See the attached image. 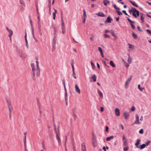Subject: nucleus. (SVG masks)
<instances>
[{"label":"nucleus","mask_w":151,"mask_h":151,"mask_svg":"<svg viewBox=\"0 0 151 151\" xmlns=\"http://www.w3.org/2000/svg\"><path fill=\"white\" fill-rule=\"evenodd\" d=\"M5 100L8 106L9 111V115L10 116L11 114V112L13 110V107L12 105L11 99L9 97L6 96L5 98Z\"/></svg>","instance_id":"nucleus-1"},{"label":"nucleus","mask_w":151,"mask_h":151,"mask_svg":"<svg viewBox=\"0 0 151 151\" xmlns=\"http://www.w3.org/2000/svg\"><path fill=\"white\" fill-rule=\"evenodd\" d=\"M39 68L38 69H37L34 70V71H32V78L34 80H35L36 79L35 75L37 77L39 76L40 75V70H39Z\"/></svg>","instance_id":"nucleus-2"},{"label":"nucleus","mask_w":151,"mask_h":151,"mask_svg":"<svg viewBox=\"0 0 151 151\" xmlns=\"http://www.w3.org/2000/svg\"><path fill=\"white\" fill-rule=\"evenodd\" d=\"M31 66L32 68V71H34L37 69L39 68L38 66V61L37 59L36 60L35 63L31 64Z\"/></svg>","instance_id":"nucleus-3"},{"label":"nucleus","mask_w":151,"mask_h":151,"mask_svg":"<svg viewBox=\"0 0 151 151\" xmlns=\"http://www.w3.org/2000/svg\"><path fill=\"white\" fill-rule=\"evenodd\" d=\"M132 15L135 17H138L139 15V12L135 8L133 7Z\"/></svg>","instance_id":"nucleus-4"},{"label":"nucleus","mask_w":151,"mask_h":151,"mask_svg":"<svg viewBox=\"0 0 151 151\" xmlns=\"http://www.w3.org/2000/svg\"><path fill=\"white\" fill-rule=\"evenodd\" d=\"M135 118H136V120L134 122L133 124H140V122L139 121V116L137 114H136L135 115Z\"/></svg>","instance_id":"nucleus-5"},{"label":"nucleus","mask_w":151,"mask_h":151,"mask_svg":"<svg viewBox=\"0 0 151 151\" xmlns=\"http://www.w3.org/2000/svg\"><path fill=\"white\" fill-rule=\"evenodd\" d=\"M92 145L93 147H95L97 146V144L96 141L94 137L93 138Z\"/></svg>","instance_id":"nucleus-6"},{"label":"nucleus","mask_w":151,"mask_h":151,"mask_svg":"<svg viewBox=\"0 0 151 151\" xmlns=\"http://www.w3.org/2000/svg\"><path fill=\"white\" fill-rule=\"evenodd\" d=\"M75 88L76 92L78 94H80L81 93V91L77 85H75Z\"/></svg>","instance_id":"nucleus-7"},{"label":"nucleus","mask_w":151,"mask_h":151,"mask_svg":"<svg viewBox=\"0 0 151 151\" xmlns=\"http://www.w3.org/2000/svg\"><path fill=\"white\" fill-rule=\"evenodd\" d=\"M132 78V76H131V77L130 78H128V79L127 80V81H126L125 85V87L126 88H127V86L129 85V84L130 83L131 80Z\"/></svg>","instance_id":"nucleus-8"},{"label":"nucleus","mask_w":151,"mask_h":151,"mask_svg":"<svg viewBox=\"0 0 151 151\" xmlns=\"http://www.w3.org/2000/svg\"><path fill=\"white\" fill-rule=\"evenodd\" d=\"M81 151H87L85 144L83 143L81 144Z\"/></svg>","instance_id":"nucleus-9"},{"label":"nucleus","mask_w":151,"mask_h":151,"mask_svg":"<svg viewBox=\"0 0 151 151\" xmlns=\"http://www.w3.org/2000/svg\"><path fill=\"white\" fill-rule=\"evenodd\" d=\"M96 78L97 77L95 74L91 76V81L94 82L96 81Z\"/></svg>","instance_id":"nucleus-10"},{"label":"nucleus","mask_w":151,"mask_h":151,"mask_svg":"<svg viewBox=\"0 0 151 151\" xmlns=\"http://www.w3.org/2000/svg\"><path fill=\"white\" fill-rule=\"evenodd\" d=\"M123 140L124 145L126 146H127L128 145V143L127 142V140L124 136H123Z\"/></svg>","instance_id":"nucleus-11"},{"label":"nucleus","mask_w":151,"mask_h":151,"mask_svg":"<svg viewBox=\"0 0 151 151\" xmlns=\"http://www.w3.org/2000/svg\"><path fill=\"white\" fill-rule=\"evenodd\" d=\"M115 112L116 115L117 116H120V112L119 109L117 108H116L115 110Z\"/></svg>","instance_id":"nucleus-12"},{"label":"nucleus","mask_w":151,"mask_h":151,"mask_svg":"<svg viewBox=\"0 0 151 151\" xmlns=\"http://www.w3.org/2000/svg\"><path fill=\"white\" fill-rule=\"evenodd\" d=\"M124 118L126 119H127L128 118V117L129 116V113L127 112H124Z\"/></svg>","instance_id":"nucleus-13"},{"label":"nucleus","mask_w":151,"mask_h":151,"mask_svg":"<svg viewBox=\"0 0 151 151\" xmlns=\"http://www.w3.org/2000/svg\"><path fill=\"white\" fill-rule=\"evenodd\" d=\"M56 137L57 138L58 142L60 143V138L59 132H56Z\"/></svg>","instance_id":"nucleus-14"},{"label":"nucleus","mask_w":151,"mask_h":151,"mask_svg":"<svg viewBox=\"0 0 151 151\" xmlns=\"http://www.w3.org/2000/svg\"><path fill=\"white\" fill-rule=\"evenodd\" d=\"M141 20L142 21L141 23H143L144 21L145 15L142 13H140Z\"/></svg>","instance_id":"nucleus-15"},{"label":"nucleus","mask_w":151,"mask_h":151,"mask_svg":"<svg viewBox=\"0 0 151 151\" xmlns=\"http://www.w3.org/2000/svg\"><path fill=\"white\" fill-rule=\"evenodd\" d=\"M8 32H9V37L10 38V40L11 41L12 36L13 35V31L12 30H10Z\"/></svg>","instance_id":"nucleus-16"},{"label":"nucleus","mask_w":151,"mask_h":151,"mask_svg":"<svg viewBox=\"0 0 151 151\" xmlns=\"http://www.w3.org/2000/svg\"><path fill=\"white\" fill-rule=\"evenodd\" d=\"M30 22H31V25L32 26V21L31 20H30ZM32 35L33 37L34 38V39L35 40H36V41L37 42V40H36V39L34 36V29H33V28L32 27Z\"/></svg>","instance_id":"nucleus-17"},{"label":"nucleus","mask_w":151,"mask_h":151,"mask_svg":"<svg viewBox=\"0 0 151 151\" xmlns=\"http://www.w3.org/2000/svg\"><path fill=\"white\" fill-rule=\"evenodd\" d=\"M20 56L22 59H24L26 58L27 56L25 53L23 52H21L20 54Z\"/></svg>","instance_id":"nucleus-18"},{"label":"nucleus","mask_w":151,"mask_h":151,"mask_svg":"<svg viewBox=\"0 0 151 151\" xmlns=\"http://www.w3.org/2000/svg\"><path fill=\"white\" fill-rule=\"evenodd\" d=\"M140 142V139H138L137 140V142L135 144V145L137 148H139V146H138Z\"/></svg>","instance_id":"nucleus-19"},{"label":"nucleus","mask_w":151,"mask_h":151,"mask_svg":"<svg viewBox=\"0 0 151 151\" xmlns=\"http://www.w3.org/2000/svg\"><path fill=\"white\" fill-rule=\"evenodd\" d=\"M96 15L99 16L101 17H104L105 16V15L103 13L101 12H99L96 14Z\"/></svg>","instance_id":"nucleus-20"},{"label":"nucleus","mask_w":151,"mask_h":151,"mask_svg":"<svg viewBox=\"0 0 151 151\" xmlns=\"http://www.w3.org/2000/svg\"><path fill=\"white\" fill-rule=\"evenodd\" d=\"M103 3L104 5L106 6L108 4L110 3V2L108 0H104L103 1Z\"/></svg>","instance_id":"nucleus-21"},{"label":"nucleus","mask_w":151,"mask_h":151,"mask_svg":"<svg viewBox=\"0 0 151 151\" xmlns=\"http://www.w3.org/2000/svg\"><path fill=\"white\" fill-rule=\"evenodd\" d=\"M114 137L113 135H112L110 137H108L106 138V140L107 141H109L111 140V139H113Z\"/></svg>","instance_id":"nucleus-22"},{"label":"nucleus","mask_w":151,"mask_h":151,"mask_svg":"<svg viewBox=\"0 0 151 151\" xmlns=\"http://www.w3.org/2000/svg\"><path fill=\"white\" fill-rule=\"evenodd\" d=\"M129 1L134 6H135L136 7H138V6L134 2H133L132 1H131V0Z\"/></svg>","instance_id":"nucleus-23"},{"label":"nucleus","mask_w":151,"mask_h":151,"mask_svg":"<svg viewBox=\"0 0 151 151\" xmlns=\"http://www.w3.org/2000/svg\"><path fill=\"white\" fill-rule=\"evenodd\" d=\"M54 11H55L52 14V15H53V19H54V20H55V19L56 14L57 13V11L56 10L54 9Z\"/></svg>","instance_id":"nucleus-24"},{"label":"nucleus","mask_w":151,"mask_h":151,"mask_svg":"<svg viewBox=\"0 0 151 151\" xmlns=\"http://www.w3.org/2000/svg\"><path fill=\"white\" fill-rule=\"evenodd\" d=\"M128 45H129V48L130 49L129 50V51H130L131 49L133 50L134 49V46L131 44L128 43Z\"/></svg>","instance_id":"nucleus-25"},{"label":"nucleus","mask_w":151,"mask_h":151,"mask_svg":"<svg viewBox=\"0 0 151 151\" xmlns=\"http://www.w3.org/2000/svg\"><path fill=\"white\" fill-rule=\"evenodd\" d=\"M72 70L73 72L72 76L75 79H76L77 78L76 77V75L74 72V69H72Z\"/></svg>","instance_id":"nucleus-26"},{"label":"nucleus","mask_w":151,"mask_h":151,"mask_svg":"<svg viewBox=\"0 0 151 151\" xmlns=\"http://www.w3.org/2000/svg\"><path fill=\"white\" fill-rule=\"evenodd\" d=\"M110 65L113 67L114 68L115 67V64L114 63L113 61L112 60H111L110 61Z\"/></svg>","instance_id":"nucleus-27"},{"label":"nucleus","mask_w":151,"mask_h":151,"mask_svg":"<svg viewBox=\"0 0 151 151\" xmlns=\"http://www.w3.org/2000/svg\"><path fill=\"white\" fill-rule=\"evenodd\" d=\"M112 20V19H111L109 17H107V19L106 21L110 23L111 22V21Z\"/></svg>","instance_id":"nucleus-28"},{"label":"nucleus","mask_w":151,"mask_h":151,"mask_svg":"<svg viewBox=\"0 0 151 151\" xmlns=\"http://www.w3.org/2000/svg\"><path fill=\"white\" fill-rule=\"evenodd\" d=\"M98 92L99 95L101 96L102 98H103V93L99 90H98Z\"/></svg>","instance_id":"nucleus-29"},{"label":"nucleus","mask_w":151,"mask_h":151,"mask_svg":"<svg viewBox=\"0 0 151 151\" xmlns=\"http://www.w3.org/2000/svg\"><path fill=\"white\" fill-rule=\"evenodd\" d=\"M51 0H49V2L50 3V4L49 5V13L50 14H51V6H50V3Z\"/></svg>","instance_id":"nucleus-30"},{"label":"nucleus","mask_w":151,"mask_h":151,"mask_svg":"<svg viewBox=\"0 0 151 151\" xmlns=\"http://www.w3.org/2000/svg\"><path fill=\"white\" fill-rule=\"evenodd\" d=\"M132 35L134 39H136L137 38V35L135 34L134 32H132Z\"/></svg>","instance_id":"nucleus-31"},{"label":"nucleus","mask_w":151,"mask_h":151,"mask_svg":"<svg viewBox=\"0 0 151 151\" xmlns=\"http://www.w3.org/2000/svg\"><path fill=\"white\" fill-rule=\"evenodd\" d=\"M138 89L141 91H142L143 90L145 89L144 88H141L140 85L139 84L138 86Z\"/></svg>","instance_id":"nucleus-32"},{"label":"nucleus","mask_w":151,"mask_h":151,"mask_svg":"<svg viewBox=\"0 0 151 151\" xmlns=\"http://www.w3.org/2000/svg\"><path fill=\"white\" fill-rule=\"evenodd\" d=\"M25 35L24 36V38H25V42H26V43H28V42L27 39V33H26V32H25Z\"/></svg>","instance_id":"nucleus-33"},{"label":"nucleus","mask_w":151,"mask_h":151,"mask_svg":"<svg viewBox=\"0 0 151 151\" xmlns=\"http://www.w3.org/2000/svg\"><path fill=\"white\" fill-rule=\"evenodd\" d=\"M132 59L130 57L129 55V57L128 58V62L130 64L132 63Z\"/></svg>","instance_id":"nucleus-34"},{"label":"nucleus","mask_w":151,"mask_h":151,"mask_svg":"<svg viewBox=\"0 0 151 151\" xmlns=\"http://www.w3.org/2000/svg\"><path fill=\"white\" fill-rule=\"evenodd\" d=\"M146 146V145H145V144H143L140 147H139V148L140 149H143Z\"/></svg>","instance_id":"nucleus-35"},{"label":"nucleus","mask_w":151,"mask_h":151,"mask_svg":"<svg viewBox=\"0 0 151 151\" xmlns=\"http://www.w3.org/2000/svg\"><path fill=\"white\" fill-rule=\"evenodd\" d=\"M83 18H86L87 16H86L85 10L84 9L83 10Z\"/></svg>","instance_id":"nucleus-36"},{"label":"nucleus","mask_w":151,"mask_h":151,"mask_svg":"<svg viewBox=\"0 0 151 151\" xmlns=\"http://www.w3.org/2000/svg\"><path fill=\"white\" fill-rule=\"evenodd\" d=\"M115 9H116V12L119 10L120 9L119 7H116V4H114L113 5Z\"/></svg>","instance_id":"nucleus-37"},{"label":"nucleus","mask_w":151,"mask_h":151,"mask_svg":"<svg viewBox=\"0 0 151 151\" xmlns=\"http://www.w3.org/2000/svg\"><path fill=\"white\" fill-rule=\"evenodd\" d=\"M71 67H72V69H74V65H73V63H74L73 60L71 61Z\"/></svg>","instance_id":"nucleus-38"},{"label":"nucleus","mask_w":151,"mask_h":151,"mask_svg":"<svg viewBox=\"0 0 151 151\" xmlns=\"http://www.w3.org/2000/svg\"><path fill=\"white\" fill-rule=\"evenodd\" d=\"M20 4L23 6H25V4L23 0H19Z\"/></svg>","instance_id":"nucleus-39"},{"label":"nucleus","mask_w":151,"mask_h":151,"mask_svg":"<svg viewBox=\"0 0 151 151\" xmlns=\"http://www.w3.org/2000/svg\"><path fill=\"white\" fill-rule=\"evenodd\" d=\"M62 33L63 34H64L65 33V27L62 28Z\"/></svg>","instance_id":"nucleus-40"},{"label":"nucleus","mask_w":151,"mask_h":151,"mask_svg":"<svg viewBox=\"0 0 151 151\" xmlns=\"http://www.w3.org/2000/svg\"><path fill=\"white\" fill-rule=\"evenodd\" d=\"M123 61L124 62V64L125 65H126V67H128L129 66V65L124 60H123Z\"/></svg>","instance_id":"nucleus-41"},{"label":"nucleus","mask_w":151,"mask_h":151,"mask_svg":"<svg viewBox=\"0 0 151 151\" xmlns=\"http://www.w3.org/2000/svg\"><path fill=\"white\" fill-rule=\"evenodd\" d=\"M55 45V42H54L52 44V47H53L52 51H53L54 50Z\"/></svg>","instance_id":"nucleus-42"},{"label":"nucleus","mask_w":151,"mask_h":151,"mask_svg":"<svg viewBox=\"0 0 151 151\" xmlns=\"http://www.w3.org/2000/svg\"><path fill=\"white\" fill-rule=\"evenodd\" d=\"M129 149V147L128 146H127L124 148V150L125 151H127Z\"/></svg>","instance_id":"nucleus-43"},{"label":"nucleus","mask_w":151,"mask_h":151,"mask_svg":"<svg viewBox=\"0 0 151 151\" xmlns=\"http://www.w3.org/2000/svg\"><path fill=\"white\" fill-rule=\"evenodd\" d=\"M104 36L105 38H109L110 37V36L108 34H106V33H105L104 34Z\"/></svg>","instance_id":"nucleus-44"},{"label":"nucleus","mask_w":151,"mask_h":151,"mask_svg":"<svg viewBox=\"0 0 151 151\" xmlns=\"http://www.w3.org/2000/svg\"><path fill=\"white\" fill-rule=\"evenodd\" d=\"M91 64L92 67L94 69L95 67V65L92 61L91 62Z\"/></svg>","instance_id":"nucleus-45"},{"label":"nucleus","mask_w":151,"mask_h":151,"mask_svg":"<svg viewBox=\"0 0 151 151\" xmlns=\"http://www.w3.org/2000/svg\"><path fill=\"white\" fill-rule=\"evenodd\" d=\"M133 23H130V24L131 26V27L133 29H135V27L134 25L133 24Z\"/></svg>","instance_id":"nucleus-46"},{"label":"nucleus","mask_w":151,"mask_h":151,"mask_svg":"<svg viewBox=\"0 0 151 151\" xmlns=\"http://www.w3.org/2000/svg\"><path fill=\"white\" fill-rule=\"evenodd\" d=\"M127 19L130 22V23H134V22L132 21V20H131L129 18H127Z\"/></svg>","instance_id":"nucleus-47"},{"label":"nucleus","mask_w":151,"mask_h":151,"mask_svg":"<svg viewBox=\"0 0 151 151\" xmlns=\"http://www.w3.org/2000/svg\"><path fill=\"white\" fill-rule=\"evenodd\" d=\"M98 49L99 50V51L100 52V53L103 52V50L101 49V48L100 47H98Z\"/></svg>","instance_id":"nucleus-48"},{"label":"nucleus","mask_w":151,"mask_h":151,"mask_svg":"<svg viewBox=\"0 0 151 151\" xmlns=\"http://www.w3.org/2000/svg\"><path fill=\"white\" fill-rule=\"evenodd\" d=\"M150 140H148L147 141V142H146L145 143V145H146V146H147L148 145H149V144L150 143Z\"/></svg>","instance_id":"nucleus-49"},{"label":"nucleus","mask_w":151,"mask_h":151,"mask_svg":"<svg viewBox=\"0 0 151 151\" xmlns=\"http://www.w3.org/2000/svg\"><path fill=\"white\" fill-rule=\"evenodd\" d=\"M24 134H25V135L24 138V144L25 145L26 143V135L25 133H24Z\"/></svg>","instance_id":"nucleus-50"},{"label":"nucleus","mask_w":151,"mask_h":151,"mask_svg":"<svg viewBox=\"0 0 151 151\" xmlns=\"http://www.w3.org/2000/svg\"><path fill=\"white\" fill-rule=\"evenodd\" d=\"M40 151H45V148L44 146L43 145H42V149L40 150Z\"/></svg>","instance_id":"nucleus-51"},{"label":"nucleus","mask_w":151,"mask_h":151,"mask_svg":"<svg viewBox=\"0 0 151 151\" xmlns=\"http://www.w3.org/2000/svg\"><path fill=\"white\" fill-rule=\"evenodd\" d=\"M116 12L119 15H122L123 14L121 12L119 11V10L118 11H117V12Z\"/></svg>","instance_id":"nucleus-52"},{"label":"nucleus","mask_w":151,"mask_h":151,"mask_svg":"<svg viewBox=\"0 0 151 151\" xmlns=\"http://www.w3.org/2000/svg\"><path fill=\"white\" fill-rule=\"evenodd\" d=\"M135 108L134 106H132L131 108V111H134L135 110Z\"/></svg>","instance_id":"nucleus-53"},{"label":"nucleus","mask_w":151,"mask_h":151,"mask_svg":"<svg viewBox=\"0 0 151 151\" xmlns=\"http://www.w3.org/2000/svg\"><path fill=\"white\" fill-rule=\"evenodd\" d=\"M36 10L37 11V14H39V12L38 9V7L37 5H36Z\"/></svg>","instance_id":"nucleus-54"},{"label":"nucleus","mask_w":151,"mask_h":151,"mask_svg":"<svg viewBox=\"0 0 151 151\" xmlns=\"http://www.w3.org/2000/svg\"><path fill=\"white\" fill-rule=\"evenodd\" d=\"M139 133L140 134H142L144 132L143 130L142 129H141L139 132Z\"/></svg>","instance_id":"nucleus-55"},{"label":"nucleus","mask_w":151,"mask_h":151,"mask_svg":"<svg viewBox=\"0 0 151 151\" xmlns=\"http://www.w3.org/2000/svg\"><path fill=\"white\" fill-rule=\"evenodd\" d=\"M146 31L148 32V33L150 34H151V30H150L149 29H147L146 30Z\"/></svg>","instance_id":"nucleus-56"},{"label":"nucleus","mask_w":151,"mask_h":151,"mask_svg":"<svg viewBox=\"0 0 151 151\" xmlns=\"http://www.w3.org/2000/svg\"><path fill=\"white\" fill-rule=\"evenodd\" d=\"M111 35H112L114 37H116V34H115L113 32H111Z\"/></svg>","instance_id":"nucleus-57"},{"label":"nucleus","mask_w":151,"mask_h":151,"mask_svg":"<svg viewBox=\"0 0 151 151\" xmlns=\"http://www.w3.org/2000/svg\"><path fill=\"white\" fill-rule=\"evenodd\" d=\"M122 12L124 14L126 15H128V14L127 13L126 11L125 10H123L122 11Z\"/></svg>","instance_id":"nucleus-58"},{"label":"nucleus","mask_w":151,"mask_h":151,"mask_svg":"<svg viewBox=\"0 0 151 151\" xmlns=\"http://www.w3.org/2000/svg\"><path fill=\"white\" fill-rule=\"evenodd\" d=\"M137 28L138 30L139 31L142 32V30L141 29L140 27L139 26H137Z\"/></svg>","instance_id":"nucleus-59"},{"label":"nucleus","mask_w":151,"mask_h":151,"mask_svg":"<svg viewBox=\"0 0 151 151\" xmlns=\"http://www.w3.org/2000/svg\"><path fill=\"white\" fill-rule=\"evenodd\" d=\"M86 19V18H83V24L85 23Z\"/></svg>","instance_id":"nucleus-60"},{"label":"nucleus","mask_w":151,"mask_h":151,"mask_svg":"<svg viewBox=\"0 0 151 151\" xmlns=\"http://www.w3.org/2000/svg\"><path fill=\"white\" fill-rule=\"evenodd\" d=\"M63 83L64 85V87H65V80H63Z\"/></svg>","instance_id":"nucleus-61"},{"label":"nucleus","mask_w":151,"mask_h":151,"mask_svg":"<svg viewBox=\"0 0 151 151\" xmlns=\"http://www.w3.org/2000/svg\"><path fill=\"white\" fill-rule=\"evenodd\" d=\"M133 7L132 8V9L129 10V13H131V12H133Z\"/></svg>","instance_id":"nucleus-62"},{"label":"nucleus","mask_w":151,"mask_h":151,"mask_svg":"<svg viewBox=\"0 0 151 151\" xmlns=\"http://www.w3.org/2000/svg\"><path fill=\"white\" fill-rule=\"evenodd\" d=\"M67 93H66L65 94V100L66 101H67Z\"/></svg>","instance_id":"nucleus-63"},{"label":"nucleus","mask_w":151,"mask_h":151,"mask_svg":"<svg viewBox=\"0 0 151 151\" xmlns=\"http://www.w3.org/2000/svg\"><path fill=\"white\" fill-rule=\"evenodd\" d=\"M100 111H104V108L102 107H100Z\"/></svg>","instance_id":"nucleus-64"}]
</instances>
